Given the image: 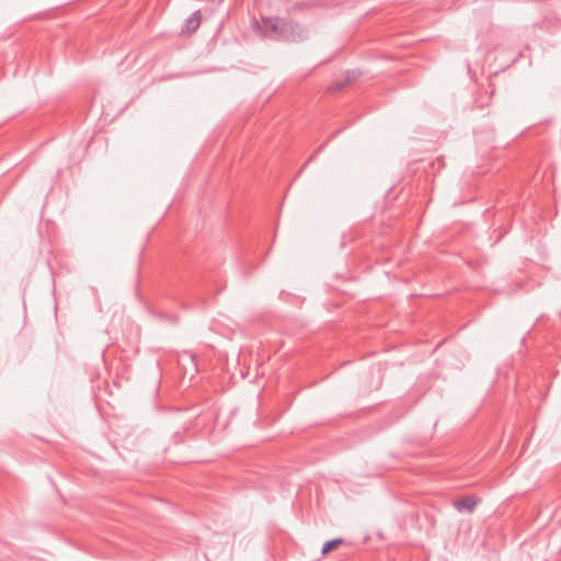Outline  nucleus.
<instances>
[{
	"label": "nucleus",
	"instance_id": "nucleus-1",
	"mask_svg": "<svg viewBox=\"0 0 561 561\" xmlns=\"http://www.w3.org/2000/svg\"><path fill=\"white\" fill-rule=\"evenodd\" d=\"M257 26L265 37L275 41L297 42L307 37L301 26L282 18H263Z\"/></svg>",
	"mask_w": 561,
	"mask_h": 561
},
{
	"label": "nucleus",
	"instance_id": "nucleus-5",
	"mask_svg": "<svg viewBox=\"0 0 561 561\" xmlns=\"http://www.w3.org/2000/svg\"><path fill=\"white\" fill-rule=\"evenodd\" d=\"M342 543H343L342 538H334V539L328 540L323 543L321 552H322V554H328L329 552L333 551Z\"/></svg>",
	"mask_w": 561,
	"mask_h": 561
},
{
	"label": "nucleus",
	"instance_id": "nucleus-3",
	"mask_svg": "<svg viewBox=\"0 0 561 561\" xmlns=\"http://www.w3.org/2000/svg\"><path fill=\"white\" fill-rule=\"evenodd\" d=\"M201 24V11H195L190 18L186 19L183 33L192 34L194 33Z\"/></svg>",
	"mask_w": 561,
	"mask_h": 561
},
{
	"label": "nucleus",
	"instance_id": "nucleus-6",
	"mask_svg": "<svg viewBox=\"0 0 561 561\" xmlns=\"http://www.w3.org/2000/svg\"><path fill=\"white\" fill-rule=\"evenodd\" d=\"M192 365L194 366V368L196 369V363H195V356L193 354H187Z\"/></svg>",
	"mask_w": 561,
	"mask_h": 561
},
{
	"label": "nucleus",
	"instance_id": "nucleus-2",
	"mask_svg": "<svg viewBox=\"0 0 561 561\" xmlns=\"http://www.w3.org/2000/svg\"><path fill=\"white\" fill-rule=\"evenodd\" d=\"M478 501L472 496H466L455 501L454 506L458 512L471 513L477 506Z\"/></svg>",
	"mask_w": 561,
	"mask_h": 561
},
{
	"label": "nucleus",
	"instance_id": "nucleus-4",
	"mask_svg": "<svg viewBox=\"0 0 561 561\" xmlns=\"http://www.w3.org/2000/svg\"><path fill=\"white\" fill-rule=\"evenodd\" d=\"M346 73V77L342 80L340 79H336L334 80L331 85H330V89L332 91H341L342 89H344L346 87V84L351 81H354L357 79V76L360 73V72H355V71H352V72H345Z\"/></svg>",
	"mask_w": 561,
	"mask_h": 561
}]
</instances>
